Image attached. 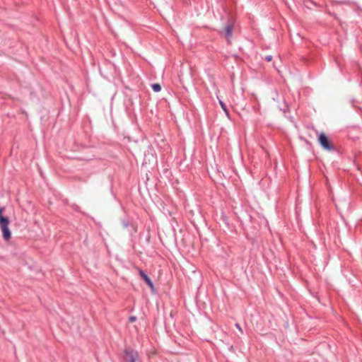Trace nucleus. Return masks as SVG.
<instances>
[{
  "mask_svg": "<svg viewBox=\"0 0 362 362\" xmlns=\"http://www.w3.org/2000/svg\"><path fill=\"white\" fill-rule=\"evenodd\" d=\"M4 208L0 206V228L3 233V238L5 240H8L11 237V233L8 228L9 220L7 217L3 216Z\"/></svg>",
  "mask_w": 362,
  "mask_h": 362,
  "instance_id": "obj_1",
  "label": "nucleus"
},
{
  "mask_svg": "<svg viewBox=\"0 0 362 362\" xmlns=\"http://www.w3.org/2000/svg\"><path fill=\"white\" fill-rule=\"evenodd\" d=\"M124 362H140L139 354L136 351L132 349H126L124 356Z\"/></svg>",
  "mask_w": 362,
  "mask_h": 362,
  "instance_id": "obj_2",
  "label": "nucleus"
},
{
  "mask_svg": "<svg viewBox=\"0 0 362 362\" xmlns=\"http://www.w3.org/2000/svg\"><path fill=\"white\" fill-rule=\"evenodd\" d=\"M318 141L320 145L327 150L331 151L334 150V146L332 145L329 140L327 136L324 133H320L318 136Z\"/></svg>",
  "mask_w": 362,
  "mask_h": 362,
  "instance_id": "obj_3",
  "label": "nucleus"
},
{
  "mask_svg": "<svg viewBox=\"0 0 362 362\" xmlns=\"http://www.w3.org/2000/svg\"><path fill=\"white\" fill-rule=\"evenodd\" d=\"M233 24L228 22L224 27V36L227 39L228 42L230 43V38L233 35Z\"/></svg>",
  "mask_w": 362,
  "mask_h": 362,
  "instance_id": "obj_4",
  "label": "nucleus"
},
{
  "mask_svg": "<svg viewBox=\"0 0 362 362\" xmlns=\"http://www.w3.org/2000/svg\"><path fill=\"white\" fill-rule=\"evenodd\" d=\"M139 274L141 277L144 280V281L147 284V285L152 289H154L153 284L150 278L145 274L143 270L139 271Z\"/></svg>",
  "mask_w": 362,
  "mask_h": 362,
  "instance_id": "obj_5",
  "label": "nucleus"
},
{
  "mask_svg": "<svg viewBox=\"0 0 362 362\" xmlns=\"http://www.w3.org/2000/svg\"><path fill=\"white\" fill-rule=\"evenodd\" d=\"M156 158L151 151H148V153L145 154L144 163L146 164L147 163L156 162Z\"/></svg>",
  "mask_w": 362,
  "mask_h": 362,
  "instance_id": "obj_6",
  "label": "nucleus"
},
{
  "mask_svg": "<svg viewBox=\"0 0 362 362\" xmlns=\"http://www.w3.org/2000/svg\"><path fill=\"white\" fill-rule=\"evenodd\" d=\"M151 87L155 92H159L161 90V86L158 83H153L151 85Z\"/></svg>",
  "mask_w": 362,
  "mask_h": 362,
  "instance_id": "obj_7",
  "label": "nucleus"
},
{
  "mask_svg": "<svg viewBox=\"0 0 362 362\" xmlns=\"http://www.w3.org/2000/svg\"><path fill=\"white\" fill-rule=\"evenodd\" d=\"M219 104L221 107V108L223 110V111L226 112V115L228 114V109L226 107V104L221 100L219 99Z\"/></svg>",
  "mask_w": 362,
  "mask_h": 362,
  "instance_id": "obj_8",
  "label": "nucleus"
},
{
  "mask_svg": "<svg viewBox=\"0 0 362 362\" xmlns=\"http://www.w3.org/2000/svg\"><path fill=\"white\" fill-rule=\"evenodd\" d=\"M136 317L135 316H131V317H129V322H135V321H136Z\"/></svg>",
  "mask_w": 362,
  "mask_h": 362,
  "instance_id": "obj_9",
  "label": "nucleus"
},
{
  "mask_svg": "<svg viewBox=\"0 0 362 362\" xmlns=\"http://www.w3.org/2000/svg\"><path fill=\"white\" fill-rule=\"evenodd\" d=\"M265 59L267 61V62H270L272 61V57L271 55H268L265 57Z\"/></svg>",
  "mask_w": 362,
  "mask_h": 362,
  "instance_id": "obj_10",
  "label": "nucleus"
},
{
  "mask_svg": "<svg viewBox=\"0 0 362 362\" xmlns=\"http://www.w3.org/2000/svg\"><path fill=\"white\" fill-rule=\"evenodd\" d=\"M235 327L241 332H243L242 328L240 327V325L238 323L235 324Z\"/></svg>",
  "mask_w": 362,
  "mask_h": 362,
  "instance_id": "obj_11",
  "label": "nucleus"
}]
</instances>
